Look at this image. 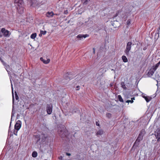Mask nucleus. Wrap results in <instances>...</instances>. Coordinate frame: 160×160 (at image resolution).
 <instances>
[{
    "mask_svg": "<svg viewBox=\"0 0 160 160\" xmlns=\"http://www.w3.org/2000/svg\"><path fill=\"white\" fill-rule=\"evenodd\" d=\"M41 32L42 33V34L44 35L46 34V31H41Z\"/></svg>",
    "mask_w": 160,
    "mask_h": 160,
    "instance_id": "obj_33",
    "label": "nucleus"
},
{
    "mask_svg": "<svg viewBox=\"0 0 160 160\" xmlns=\"http://www.w3.org/2000/svg\"><path fill=\"white\" fill-rule=\"evenodd\" d=\"M14 3L19 13L22 14L24 12L23 2L22 0H15Z\"/></svg>",
    "mask_w": 160,
    "mask_h": 160,
    "instance_id": "obj_1",
    "label": "nucleus"
},
{
    "mask_svg": "<svg viewBox=\"0 0 160 160\" xmlns=\"http://www.w3.org/2000/svg\"><path fill=\"white\" fill-rule=\"evenodd\" d=\"M132 44V42H128L127 43L126 49L124 50V52L127 56L129 54V52L131 49Z\"/></svg>",
    "mask_w": 160,
    "mask_h": 160,
    "instance_id": "obj_4",
    "label": "nucleus"
},
{
    "mask_svg": "<svg viewBox=\"0 0 160 160\" xmlns=\"http://www.w3.org/2000/svg\"><path fill=\"white\" fill-rule=\"evenodd\" d=\"M13 114L12 113V116H11V122H10V126H9V128H10V127L11 126V121H12V117H13Z\"/></svg>",
    "mask_w": 160,
    "mask_h": 160,
    "instance_id": "obj_36",
    "label": "nucleus"
},
{
    "mask_svg": "<svg viewBox=\"0 0 160 160\" xmlns=\"http://www.w3.org/2000/svg\"><path fill=\"white\" fill-rule=\"evenodd\" d=\"M40 59L41 61H42L45 64L48 63L50 61V60L49 59H47L46 60H44L42 58H41Z\"/></svg>",
    "mask_w": 160,
    "mask_h": 160,
    "instance_id": "obj_15",
    "label": "nucleus"
},
{
    "mask_svg": "<svg viewBox=\"0 0 160 160\" xmlns=\"http://www.w3.org/2000/svg\"><path fill=\"white\" fill-rule=\"evenodd\" d=\"M133 99H134V98H132V100H127L126 102H127V103H129V102H130L131 103H132L133 102Z\"/></svg>",
    "mask_w": 160,
    "mask_h": 160,
    "instance_id": "obj_29",
    "label": "nucleus"
},
{
    "mask_svg": "<svg viewBox=\"0 0 160 160\" xmlns=\"http://www.w3.org/2000/svg\"><path fill=\"white\" fill-rule=\"evenodd\" d=\"M155 76V78H153L154 79H156L157 78H158L159 77L158 74L157 73H156Z\"/></svg>",
    "mask_w": 160,
    "mask_h": 160,
    "instance_id": "obj_31",
    "label": "nucleus"
},
{
    "mask_svg": "<svg viewBox=\"0 0 160 160\" xmlns=\"http://www.w3.org/2000/svg\"><path fill=\"white\" fill-rule=\"evenodd\" d=\"M40 138H39V139H38V140H37V142H38L39 141V140H40Z\"/></svg>",
    "mask_w": 160,
    "mask_h": 160,
    "instance_id": "obj_45",
    "label": "nucleus"
},
{
    "mask_svg": "<svg viewBox=\"0 0 160 160\" xmlns=\"http://www.w3.org/2000/svg\"><path fill=\"white\" fill-rule=\"evenodd\" d=\"M10 81H11V87H12V102H13V103L14 100V94H13V88L12 85V84L11 80H10Z\"/></svg>",
    "mask_w": 160,
    "mask_h": 160,
    "instance_id": "obj_20",
    "label": "nucleus"
},
{
    "mask_svg": "<svg viewBox=\"0 0 160 160\" xmlns=\"http://www.w3.org/2000/svg\"><path fill=\"white\" fill-rule=\"evenodd\" d=\"M142 134V132L141 131L140 133H139L138 137V138H137L135 142L134 145L136 144H137V145H139L138 143L142 139L143 137Z\"/></svg>",
    "mask_w": 160,
    "mask_h": 160,
    "instance_id": "obj_5",
    "label": "nucleus"
},
{
    "mask_svg": "<svg viewBox=\"0 0 160 160\" xmlns=\"http://www.w3.org/2000/svg\"><path fill=\"white\" fill-rule=\"evenodd\" d=\"M18 132V131L17 130L16 131H14V134L15 135H17V133Z\"/></svg>",
    "mask_w": 160,
    "mask_h": 160,
    "instance_id": "obj_37",
    "label": "nucleus"
},
{
    "mask_svg": "<svg viewBox=\"0 0 160 160\" xmlns=\"http://www.w3.org/2000/svg\"><path fill=\"white\" fill-rule=\"evenodd\" d=\"M131 20L130 19L128 20L127 22V25H129L131 23Z\"/></svg>",
    "mask_w": 160,
    "mask_h": 160,
    "instance_id": "obj_34",
    "label": "nucleus"
},
{
    "mask_svg": "<svg viewBox=\"0 0 160 160\" xmlns=\"http://www.w3.org/2000/svg\"><path fill=\"white\" fill-rule=\"evenodd\" d=\"M32 156L34 158H35L37 156V153L35 151H34L32 153Z\"/></svg>",
    "mask_w": 160,
    "mask_h": 160,
    "instance_id": "obj_22",
    "label": "nucleus"
},
{
    "mask_svg": "<svg viewBox=\"0 0 160 160\" xmlns=\"http://www.w3.org/2000/svg\"><path fill=\"white\" fill-rule=\"evenodd\" d=\"M121 87L122 88H123L124 89H126L127 88L125 86V85L124 82H121Z\"/></svg>",
    "mask_w": 160,
    "mask_h": 160,
    "instance_id": "obj_23",
    "label": "nucleus"
},
{
    "mask_svg": "<svg viewBox=\"0 0 160 160\" xmlns=\"http://www.w3.org/2000/svg\"><path fill=\"white\" fill-rule=\"evenodd\" d=\"M72 113H73V112L72 111Z\"/></svg>",
    "mask_w": 160,
    "mask_h": 160,
    "instance_id": "obj_49",
    "label": "nucleus"
},
{
    "mask_svg": "<svg viewBox=\"0 0 160 160\" xmlns=\"http://www.w3.org/2000/svg\"><path fill=\"white\" fill-rule=\"evenodd\" d=\"M33 7H35L36 6L39 5L40 2H39V0H33Z\"/></svg>",
    "mask_w": 160,
    "mask_h": 160,
    "instance_id": "obj_13",
    "label": "nucleus"
},
{
    "mask_svg": "<svg viewBox=\"0 0 160 160\" xmlns=\"http://www.w3.org/2000/svg\"><path fill=\"white\" fill-rule=\"evenodd\" d=\"M106 116L108 118H110L111 117V114L110 113H108L106 114Z\"/></svg>",
    "mask_w": 160,
    "mask_h": 160,
    "instance_id": "obj_32",
    "label": "nucleus"
},
{
    "mask_svg": "<svg viewBox=\"0 0 160 160\" xmlns=\"http://www.w3.org/2000/svg\"><path fill=\"white\" fill-rule=\"evenodd\" d=\"M10 35L9 32L4 28H2L0 30V37H2L3 36L6 37H9Z\"/></svg>",
    "mask_w": 160,
    "mask_h": 160,
    "instance_id": "obj_3",
    "label": "nucleus"
},
{
    "mask_svg": "<svg viewBox=\"0 0 160 160\" xmlns=\"http://www.w3.org/2000/svg\"><path fill=\"white\" fill-rule=\"evenodd\" d=\"M78 160H83V159H78Z\"/></svg>",
    "mask_w": 160,
    "mask_h": 160,
    "instance_id": "obj_46",
    "label": "nucleus"
},
{
    "mask_svg": "<svg viewBox=\"0 0 160 160\" xmlns=\"http://www.w3.org/2000/svg\"><path fill=\"white\" fill-rule=\"evenodd\" d=\"M36 33H33L31 35L30 37L31 38L34 39L36 38Z\"/></svg>",
    "mask_w": 160,
    "mask_h": 160,
    "instance_id": "obj_25",
    "label": "nucleus"
},
{
    "mask_svg": "<svg viewBox=\"0 0 160 160\" xmlns=\"http://www.w3.org/2000/svg\"><path fill=\"white\" fill-rule=\"evenodd\" d=\"M4 65L6 69L9 74L10 72L8 70V69L9 68V66L8 65H7L6 63L5 65Z\"/></svg>",
    "mask_w": 160,
    "mask_h": 160,
    "instance_id": "obj_27",
    "label": "nucleus"
},
{
    "mask_svg": "<svg viewBox=\"0 0 160 160\" xmlns=\"http://www.w3.org/2000/svg\"><path fill=\"white\" fill-rule=\"evenodd\" d=\"M118 99L120 102H123V99L122 98L121 96L120 95H118Z\"/></svg>",
    "mask_w": 160,
    "mask_h": 160,
    "instance_id": "obj_24",
    "label": "nucleus"
},
{
    "mask_svg": "<svg viewBox=\"0 0 160 160\" xmlns=\"http://www.w3.org/2000/svg\"><path fill=\"white\" fill-rule=\"evenodd\" d=\"M28 4L30 5V6H33V1L32 0H28Z\"/></svg>",
    "mask_w": 160,
    "mask_h": 160,
    "instance_id": "obj_26",
    "label": "nucleus"
},
{
    "mask_svg": "<svg viewBox=\"0 0 160 160\" xmlns=\"http://www.w3.org/2000/svg\"><path fill=\"white\" fill-rule=\"evenodd\" d=\"M42 33L40 32V33L39 34V36H40V37H41V36H42Z\"/></svg>",
    "mask_w": 160,
    "mask_h": 160,
    "instance_id": "obj_42",
    "label": "nucleus"
},
{
    "mask_svg": "<svg viewBox=\"0 0 160 160\" xmlns=\"http://www.w3.org/2000/svg\"><path fill=\"white\" fill-rule=\"evenodd\" d=\"M47 112L49 114H50L52 111V105L51 104H47L46 107Z\"/></svg>",
    "mask_w": 160,
    "mask_h": 160,
    "instance_id": "obj_7",
    "label": "nucleus"
},
{
    "mask_svg": "<svg viewBox=\"0 0 160 160\" xmlns=\"http://www.w3.org/2000/svg\"><path fill=\"white\" fill-rule=\"evenodd\" d=\"M15 98L17 100H18L19 99V97L16 92H15Z\"/></svg>",
    "mask_w": 160,
    "mask_h": 160,
    "instance_id": "obj_30",
    "label": "nucleus"
},
{
    "mask_svg": "<svg viewBox=\"0 0 160 160\" xmlns=\"http://www.w3.org/2000/svg\"><path fill=\"white\" fill-rule=\"evenodd\" d=\"M122 59L123 61L125 62H127L128 61L127 58L125 56L123 55L122 56Z\"/></svg>",
    "mask_w": 160,
    "mask_h": 160,
    "instance_id": "obj_19",
    "label": "nucleus"
},
{
    "mask_svg": "<svg viewBox=\"0 0 160 160\" xmlns=\"http://www.w3.org/2000/svg\"><path fill=\"white\" fill-rule=\"evenodd\" d=\"M112 85H113V84L112 83H110V86L111 87L112 86Z\"/></svg>",
    "mask_w": 160,
    "mask_h": 160,
    "instance_id": "obj_44",
    "label": "nucleus"
},
{
    "mask_svg": "<svg viewBox=\"0 0 160 160\" xmlns=\"http://www.w3.org/2000/svg\"><path fill=\"white\" fill-rule=\"evenodd\" d=\"M82 74H80L77 76V77L76 78V81H80V80L82 79L83 78L82 77Z\"/></svg>",
    "mask_w": 160,
    "mask_h": 160,
    "instance_id": "obj_16",
    "label": "nucleus"
},
{
    "mask_svg": "<svg viewBox=\"0 0 160 160\" xmlns=\"http://www.w3.org/2000/svg\"><path fill=\"white\" fill-rule=\"evenodd\" d=\"M112 24L114 28H116L119 26V22L117 21H112Z\"/></svg>",
    "mask_w": 160,
    "mask_h": 160,
    "instance_id": "obj_11",
    "label": "nucleus"
},
{
    "mask_svg": "<svg viewBox=\"0 0 160 160\" xmlns=\"http://www.w3.org/2000/svg\"><path fill=\"white\" fill-rule=\"evenodd\" d=\"M96 125L97 126H99V124L98 123V122H96Z\"/></svg>",
    "mask_w": 160,
    "mask_h": 160,
    "instance_id": "obj_39",
    "label": "nucleus"
},
{
    "mask_svg": "<svg viewBox=\"0 0 160 160\" xmlns=\"http://www.w3.org/2000/svg\"><path fill=\"white\" fill-rule=\"evenodd\" d=\"M93 53H95V48H93Z\"/></svg>",
    "mask_w": 160,
    "mask_h": 160,
    "instance_id": "obj_43",
    "label": "nucleus"
},
{
    "mask_svg": "<svg viewBox=\"0 0 160 160\" xmlns=\"http://www.w3.org/2000/svg\"><path fill=\"white\" fill-rule=\"evenodd\" d=\"M54 15V13L52 12H48L46 14V16L48 17H52Z\"/></svg>",
    "mask_w": 160,
    "mask_h": 160,
    "instance_id": "obj_14",
    "label": "nucleus"
},
{
    "mask_svg": "<svg viewBox=\"0 0 160 160\" xmlns=\"http://www.w3.org/2000/svg\"><path fill=\"white\" fill-rule=\"evenodd\" d=\"M88 36V35L87 34L85 35L79 34L77 36V38H80L81 40L83 38H85Z\"/></svg>",
    "mask_w": 160,
    "mask_h": 160,
    "instance_id": "obj_12",
    "label": "nucleus"
},
{
    "mask_svg": "<svg viewBox=\"0 0 160 160\" xmlns=\"http://www.w3.org/2000/svg\"><path fill=\"white\" fill-rule=\"evenodd\" d=\"M58 133L62 138L67 137L68 134V131L64 126H62L58 129Z\"/></svg>",
    "mask_w": 160,
    "mask_h": 160,
    "instance_id": "obj_2",
    "label": "nucleus"
},
{
    "mask_svg": "<svg viewBox=\"0 0 160 160\" xmlns=\"http://www.w3.org/2000/svg\"><path fill=\"white\" fill-rule=\"evenodd\" d=\"M155 71V69H154L153 68L150 69L148 73V76L149 77H151L153 75Z\"/></svg>",
    "mask_w": 160,
    "mask_h": 160,
    "instance_id": "obj_10",
    "label": "nucleus"
},
{
    "mask_svg": "<svg viewBox=\"0 0 160 160\" xmlns=\"http://www.w3.org/2000/svg\"><path fill=\"white\" fill-rule=\"evenodd\" d=\"M90 1V0H81V2L83 4H87Z\"/></svg>",
    "mask_w": 160,
    "mask_h": 160,
    "instance_id": "obj_21",
    "label": "nucleus"
},
{
    "mask_svg": "<svg viewBox=\"0 0 160 160\" xmlns=\"http://www.w3.org/2000/svg\"><path fill=\"white\" fill-rule=\"evenodd\" d=\"M0 61H1V62H2V63L3 64V65H5V63L3 61L1 58L0 57Z\"/></svg>",
    "mask_w": 160,
    "mask_h": 160,
    "instance_id": "obj_35",
    "label": "nucleus"
},
{
    "mask_svg": "<svg viewBox=\"0 0 160 160\" xmlns=\"http://www.w3.org/2000/svg\"><path fill=\"white\" fill-rule=\"evenodd\" d=\"M62 158H63V157L62 156H61L59 158V159H61V160H62Z\"/></svg>",
    "mask_w": 160,
    "mask_h": 160,
    "instance_id": "obj_38",
    "label": "nucleus"
},
{
    "mask_svg": "<svg viewBox=\"0 0 160 160\" xmlns=\"http://www.w3.org/2000/svg\"><path fill=\"white\" fill-rule=\"evenodd\" d=\"M72 74L68 72L66 73L64 75V78L65 80H66V82L69 81L71 78Z\"/></svg>",
    "mask_w": 160,
    "mask_h": 160,
    "instance_id": "obj_8",
    "label": "nucleus"
},
{
    "mask_svg": "<svg viewBox=\"0 0 160 160\" xmlns=\"http://www.w3.org/2000/svg\"><path fill=\"white\" fill-rule=\"evenodd\" d=\"M142 97L145 99L147 102H149L151 99V98L149 97H147L145 96H143Z\"/></svg>",
    "mask_w": 160,
    "mask_h": 160,
    "instance_id": "obj_17",
    "label": "nucleus"
},
{
    "mask_svg": "<svg viewBox=\"0 0 160 160\" xmlns=\"http://www.w3.org/2000/svg\"><path fill=\"white\" fill-rule=\"evenodd\" d=\"M21 122L20 120H18L16 122L14 126V128L16 130H18L21 127Z\"/></svg>",
    "mask_w": 160,
    "mask_h": 160,
    "instance_id": "obj_6",
    "label": "nucleus"
},
{
    "mask_svg": "<svg viewBox=\"0 0 160 160\" xmlns=\"http://www.w3.org/2000/svg\"><path fill=\"white\" fill-rule=\"evenodd\" d=\"M155 135L156 137L157 138V141L159 142L160 141V130H157L156 132Z\"/></svg>",
    "mask_w": 160,
    "mask_h": 160,
    "instance_id": "obj_9",
    "label": "nucleus"
},
{
    "mask_svg": "<svg viewBox=\"0 0 160 160\" xmlns=\"http://www.w3.org/2000/svg\"><path fill=\"white\" fill-rule=\"evenodd\" d=\"M103 133V131L102 129L99 130L97 132L96 135H102Z\"/></svg>",
    "mask_w": 160,
    "mask_h": 160,
    "instance_id": "obj_18",
    "label": "nucleus"
},
{
    "mask_svg": "<svg viewBox=\"0 0 160 160\" xmlns=\"http://www.w3.org/2000/svg\"><path fill=\"white\" fill-rule=\"evenodd\" d=\"M79 86H77V88H78V89H77V90H79Z\"/></svg>",
    "mask_w": 160,
    "mask_h": 160,
    "instance_id": "obj_41",
    "label": "nucleus"
},
{
    "mask_svg": "<svg viewBox=\"0 0 160 160\" xmlns=\"http://www.w3.org/2000/svg\"><path fill=\"white\" fill-rule=\"evenodd\" d=\"M66 155L68 156H69L70 155H71V154L69 153H66Z\"/></svg>",
    "mask_w": 160,
    "mask_h": 160,
    "instance_id": "obj_40",
    "label": "nucleus"
},
{
    "mask_svg": "<svg viewBox=\"0 0 160 160\" xmlns=\"http://www.w3.org/2000/svg\"><path fill=\"white\" fill-rule=\"evenodd\" d=\"M160 64V61L156 64V66L155 67H153V68L154 69H155V70H156L157 68L158 67V66H159Z\"/></svg>",
    "mask_w": 160,
    "mask_h": 160,
    "instance_id": "obj_28",
    "label": "nucleus"
},
{
    "mask_svg": "<svg viewBox=\"0 0 160 160\" xmlns=\"http://www.w3.org/2000/svg\"><path fill=\"white\" fill-rule=\"evenodd\" d=\"M144 50H145V48H143Z\"/></svg>",
    "mask_w": 160,
    "mask_h": 160,
    "instance_id": "obj_48",
    "label": "nucleus"
},
{
    "mask_svg": "<svg viewBox=\"0 0 160 160\" xmlns=\"http://www.w3.org/2000/svg\"><path fill=\"white\" fill-rule=\"evenodd\" d=\"M144 50H145V48H143Z\"/></svg>",
    "mask_w": 160,
    "mask_h": 160,
    "instance_id": "obj_47",
    "label": "nucleus"
}]
</instances>
